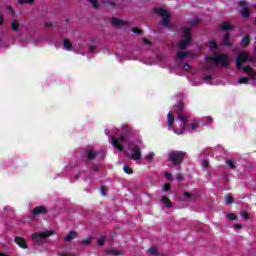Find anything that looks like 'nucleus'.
<instances>
[{
  "mask_svg": "<svg viewBox=\"0 0 256 256\" xmlns=\"http://www.w3.org/2000/svg\"><path fill=\"white\" fill-rule=\"evenodd\" d=\"M206 61H213L215 65H221L222 67H229V56L227 54H221L219 52H215L213 56H206Z\"/></svg>",
  "mask_w": 256,
  "mask_h": 256,
  "instance_id": "f257e3e1",
  "label": "nucleus"
},
{
  "mask_svg": "<svg viewBox=\"0 0 256 256\" xmlns=\"http://www.w3.org/2000/svg\"><path fill=\"white\" fill-rule=\"evenodd\" d=\"M186 155L187 152L172 150L168 153V161H170L174 166H178L183 163Z\"/></svg>",
  "mask_w": 256,
  "mask_h": 256,
  "instance_id": "f03ea898",
  "label": "nucleus"
},
{
  "mask_svg": "<svg viewBox=\"0 0 256 256\" xmlns=\"http://www.w3.org/2000/svg\"><path fill=\"white\" fill-rule=\"evenodd\" d=\"M127 132H124L120 135L119 138L112 137V145L117 149L118 151H123V144L127 141H129V135L131 134V128H126Z\"/></svg>",
  "mask_w": 256,
  "mask_h": 256,
  "instance_id": "7ed1b4c3",
  "label": "nucleus"
},
{
  "mask_svg": "<svg viewBox=\"0 0 256 256\" xmlns=\"http://www.w3.org/2000/svg\"><path fill=\"white\" fill-rule=\"evenodd\" d=\"M53 230H47L44 232H36L32 235V239L35 243V245H43L45 243V239L48 237H51L53 235Z\"/></svg>",
  "mask_w": 256,
  "mask_h": 256,
  "instance_id": "20e7f679",
  "label": "nucleus"
},
{
  "mask_svg": "<svg viewBox=\"0 0 256 256\" xmlns=\"http://www.w3.org/2000/svg\"><path fill=\"white\" fill-rule=\"evenodd\" d=\"M249 61H253V58H251V55L247 52H240L238 53L237 59H236V67L237 69L243 68V63H249Z\"/></svg>",
  "mask_w": 256,
  "mask_h": 256,
  "instance_id": "39448f33",
  "label": "nucleus"
},
{
  "mask_svg": "<svg viewBox=\"0 0 256 256\" xmlns=\"http://www.w3.org/2000/svg\"><path fill=\"white\" fill-rule=\"evenodd\" d=\"M178 119L179 121H181V129L180 130H177V129H174V133L176 135H183V133H185V129H187V119H189V116L185 115V114H178Z\"/></svg>",
  "mask_w": 256,
  "mask_h": 256,
  "instance_id": "423d86ee",
  "label": "nucleus"
},
{
  "mask_svg": "<svg viewBox=\"0 0 256 256\" xmlns=\"http://www.w3.org/2000/svg\"><path fill=\"white\" fill-rule=\"evenodd\" d=\"M130 151H132L133 154L129 155V158L133 161H141V148H139L138 145H132L129 146Z\"/></svg>",
  "mask_w": 256,
  "mask_h": 256,
  "instance_id": "0eeeda50",
  "label": "nucleus"
},
{
  "mask_svg": "<svg viewBox=\"0 0 256 256\" xmlns=\"http://www.w3.org/2000/svg\"><path fill=\"white\" fill-rule=\"evenodd\" d=\"M248 6H249V4L246 1L239 2V7H242V9L240 11V15H242V17H244V19H247V17H249V15H251V11H249Z\"/></svg>",
  "mask_w": 256,
  "mask_h": 256,
  "instance_id": "6e6552de",
  "label": "nucleus"
},
{
  "mask_svg": "<svg viewBox=\"0 0 256 256\" xmlns=\"http://www.w3.org/2000/svg\"><path fill=\"white\" fill-rule=\"evenodd\" d=\"M33 217H39V215H47V207L45 206H36L32 210Z\"/></svg>",
  "mask_w": 256,
  "mask_h": 256,
  "instance_id": "1a4fd4ad",
  "label": "nucleus"
},
{
  "mask_svg": "<svg viewBox=\"0 0 256 256\" xmlns=\"http://www.w3.org/2000/svg\"><path fill=\"white\" fill-rule=\"evenodd\" d=\"M97 157V151L93 148H86V159L87 161H93Z\"/></svg>",
  "mask_w": 256,
  "mask_h": 256,
  "instance_id": "9d476101",
  "label": "nucleus"
},
{
  "mask_svg": "<svg viewBox=\"0 0 256 256\" xmlns=\"http://www.w3.org/2000/svg\"><path fill=\"white\" fill-rule=\"evenodd\" d=\"M14 242L16 245H19L21 249H27V240H25L23 237H15Z\"/></svg>",
  "mask_w": 256,
  "mask_h": 256,
  "instance_id": "9b49d317",
  "label": "nucleus"
},
{
  "mask_svg": "<svg viewBox=\"0 0 256 256\" xmlns=\"http://www.w3.org/2000/svg\"><path fill=\"white\" fill-rule=\"evenodd\" d=\"M77 236H78L77 231L71 230V231L68 233V235H66V237L64 238V241H65V243H71V241H72L73 239H77Z\"/></svg>",
  "mask_w": 256,
  "mask_h": 256,
  "instance_id": "f8f14e48",
  "label": "nucleus"
},
{
  "mask_svg": "<svg viewBox=\"0 0 256 256\" xmlns=\"http://www.w3.org/2000/svg\"><path fill=\"white\" fill-rule=\"evenodd\" d=\"M111 23H112V25H114V27H121L123 25H129V22L123 21L119 18H112Z\"/></svg>",
  "mask_w": 256,
  "mask_h": 256,
  "instance_id": "ddd939ff",
  "label": "nucleus"
},
{
  "mask_svg": "<svg viewBox=\"0 0 256 256\" xmlns=\"http://www.w3.org/2000/svg\"><path fill=\"white\" fill-rule=\"evenodd\" d=\"M219 29H220V31H231L234 29V26L231 25V23H229V22H222L219 25Z\"/></svg>",
  "mask_w": 256,
  "mask_h": 256,
  "instance_id": "4468645a",
  "label": "nucleus"
},
{
  "mask_svg": "<svg viewBox=\"0 0 256 256\" xmlns=\"http://www.w3.org/2000/svg\"><path fill=\"white\" fill-rule=\"evenodd\" d=\"M183 40L191 43V28H183Z\"/></svg>",
  "mask_w": 256,
  "mask_h": 256,
  "instance_id": "2eb2a0df",
  "label": "nucleus"
},
{
  "mask_svg": "<svg viewBox=\"0 0 256 256\" xmlns=\"http://www.w3.org/2000/svg\"><path fill=\"white\" fill-rule=\"evenodd\" d=\"M223 45L225 47H233V43H231V34L226 33L223 38Z\"/></svg>",
  "mask_w": 256,
  "mask_h": 256,
  "instance_id": "dca6fc26",
  "label": "nucleus"
},
{
  "mask_svg": "<svg viewBox=\"0 0 256 256\" xmlns=\"http://www.w3.org/2000/svg\"><path fill=\"white\" fill-rule=\"evenodd\" d=\"M153 11L156 15H160L161 17H165V15L169 14V12L162 7H155Z\"/></svg>",
  "mask_w": 256,
  "mask_h": 256,
  "instance_id": "f3484780",
  "label": "nucleus"
},
{
  "mask_svg": "<svg viewBox=\"0 0 256 256\" xmlns=\"http://www.w3.org/2000/svg\"><path fill=\"white\" fill-rule=\"evenodd\" d=\"M251 43V36L246 35L240 42V46L243 48L249 47V44Z\"/></svg>",
  "mask_w": 256,
  "mask_h": 256,
  "instance_id": "a211bd4d",
  "label": "nucleus"
},
{
  "mask_svg": "<svg viewBox=\"0 0 256 256\" xmlns=\"http://www.w3.org/2000/svg\"><path fill=\"white\" fill-rule=\"evenodd\" d=\"M161 201L165 207L168 209H171L173 207V203H171V200L167 196H162Z\"/></svg>",
  "mask_w": 256,
  "mask_h": 256,
  "instance_id": "6ab92c4d",
  "label": "nucleus"
},
{
  "mask_svg": "<svg viewBox=\"0 0 256 256\" xmlns=\"http://www.w3.org/2000/svg\"><path fill=\"white\" fill-rule=\"evenodd\" d=\"M104 253L106 255H116V256L123 255V252L118 251L116 249H106L104 250Z\"/></svg>",
  "mask_w": 256,
  "mask_h": 256,
  "instance_id": "aec40b11",
  "label": "nucleus"
},
{
  "mask_svg": "<svg viewBox=\"0 0 256 256\" xmlns=\"http://www.w3.org/2000/svg\"><path fill=\"white\" fill-rule=\"evenodd\" d=\"M176 55H177V59H180V61H183V59H187V57H189V55H191V52L178 51Z\"/></svg>",
  "mask_w": 256,
  "mask_h": 256,
  "instance_id": "412c9836",
  "label": "nucleus"
},
{
  "mask_svg": "<svg viewBox=\"0 0 256 256\" xmlns=\"http://www.w3.org/2000/svg\"><path fill=\"white\" fill-rule=\"evenodd\" d=\"M174 109L176 113H183L185 110V104L183 102H179L178 104L174 105Z\"/></svg>",
  "mask_w": 256,
  "mask_h": 256,
  "instance_id": "4be33fe9",
  "label": "nucleus"
},
{
  "mask_svg": "<svg viewBox=\"0 0 256 256\" xmlns=\"http://www.w3.org/2000/svg\"><path fill=\"white\" fill-rule=\"evenodd\" d=\"M167 120H168V127L171 129L173 127V123H175V116H173V113L169 112L167 115Z\"/></svg>",
  "mask_w": 256,
  "mask_h": 256,
  "instance_id": "5701e85b",
  "label": "nucleus"
},
{
  "mask_svg": "<svg viewBox=\"0 0 256 256\" xmlns=\"http://www.w3.org/2000/svg\"><path fill=\"white\" fill-rule=\"evenodd\" d=\"M191 42L187 41V40H181L178 44L179 49H181L182 51H185V49H187V46L190 45Z\"/></svg>",
  "mask_w": 256,
  "mask_h": 256,
  "instance_id": "b1692460",
  "label": "nucleus"
},
{
  "mask_svg": "<svg viewBox=\"0 0 256 256\" xmlns=\"http://www.w3.org/2000/svg\"><path fill=\"white\" fill-rule=\"evenodd\" d=\"M63 45L66 51H71V49H73V44L67 39L63 40Z\"/></svg>",
  "mask_w": 256,
  "mask_h": 256,
  "instance_id": "393cba45",
  "label": "nucleus"
},
{
  "mask_svg": "<svg viewBox=\"0 0 256 256\" xmlns=\"http://www.w3.org/2000/svg\"><path fill=\"white\" fill-rule=\"evenodd\" d=\"M169 21H170V16L169 14L162 16V25L163 27H169Z\"/></svg>",
  "mask_w": 256,
  "mask_h": 256,
  "instance_id": "a878e982",
  "label": "nucleus"
},
{
  "mask_svg": "<svg viewBox=\"0 0 256 256\" xmlns=\"http://www.w3.org/2000/svg\"><path fill=\"white\" fill-rule=\"evenodd\" d=\"M188 129H191L192 131H195V129H199V121L193 120L192 124L188 126Z\"/></svg>",
  "mask_w": 256,
  "mask_h": 256,
  "instance_id": "bb28decb",
  "label": "nucleus"
},
{
  "mask_svg": "<svg viewBox=\"0 0 256 256\" xmlns=\"http://www.w3.org/2000/svg\"><path fill=\"white\" fill-rule=\"evenodd\" d=\"M244 73H247L250 77H253V68L251 66L242 67Z\"/></svg>",
  "mask_w": 256,
  "mask_h": 256,
  "instance_id": "cd10ccee",
  "label": "nucleus"
},
{
  "mask_svg": "<svg viewBox=\"0 0 256 256\" xmlns=\"http://www.w3.org/2000/svg\"><path fill=\"white\" fill-rule=\"evenodd\" d=\"M209 49H211L212 51H218L219 46L217 45V42H215L214 40H211L209 42Z\"/></svg>",
  "mask_w": 256,
  "mask_h": 256,
  "instance_id": "c85d7f7f",
  "label": "nucleus"
},
{
  "mask_svg": "<svg viewBox=\"0 0 256 256\" xmlns=\"http://www.w3.org/2000/svg\"><path fill=\"white\" fill-rule=\"evenodd\" d=\"M238 83L240 85H247L249 83V78H247V77H240V78H238Z\"/></svg>",
  "mask_w": 256,
  "mask_h": 256,
  "instance_id": "c756f323",
  "label": "nucleus"
},
{
  "mask_svg": "<svg viewBox=\"0 0 256 256\" xmlns=\"http://www.w3.org/2000/svg\"><path fill=\"white\" fill-rule=\"evenodd\" d=\"M123 171L126 173V175H133V168L127 165L123 166Z\"/></svg>",
  "mask_w": 256,
  "mask_h": 256,
  "instance_id": "7c9ffc66",
  "label": "nucleus"
},
{
  "mask_svg": "<svg viewBox=\"0 0 256 256\" xmlns=\"http://www.w3.org/2000/svg\"><path fill=\"white\" fill-rule=\"evenodd\" d=\"M225 203H226V205H231V203H234L233 195H226Z\"/></svg>",
  "mask_w": 256,
  "mask_h": 256,
  "instance_id": "2f4dec72",
  "label": "nucleus"
},
{
  "mask_svg": "<svg viewBox=\"0 0 256 256\" xmlns=\"http://www.w3.org/2000/svg\"><path fill=\"white\" fill-rule=\"evenodd\" d=\"M12 31H19V22L17 20H13L11 23Z\"/></svg>",
  "mask_w": 256,
  "mask_h": 256,
  "instance_id": "473e14b6",
  "label": "nucleus"
},
{
  "mask_svg": "<svg viewBox=\"0 0 256 256\" xmlns=\"http://www.w3.org/2000/svg\"><path fill=\"white\" fill-rule=\"evenodd\" d=\"M148 252L150 253V255L159 256V251L157 250V247H150Z\"/></svg>",
  "mask_w": 256,
  "mask_h": 256,
  "instance_id": "72a5a7b5",
  "label": "nucleus"
},
{
  "mask_svg": "<svg viewBox=\"0 0 256 256\" xmlns=\"http://www.w3.org/2000/svg\"><path fill=\"white\" fill-rule=\"evenodd\" d=\"M89 3L92 5L93 9H99V1L98 0H89Z\"/></svg>",
  "mask_w": 256,
  "mask_h": 256,
  "instance_id": "f704fd0d",
  "label": "nucleus"
},
{
  "mask_svg": "<svg viewBox=\"0 0 256 256\" xmlns=\"http://www.w3.org/2000/svg\"><path fill=\"white\" fill-rule=\"evenodd\" d=\"M226 165L230 167L231 169H237V165H235V162L233 160H226Z\"/></svg>",
  "mask_w": 256,
  "mask_h": 256,
  "instance_id": "c9c22d12",
  "label": "nucleus"
},
{
  "mask_svg": "<svg viewBox=\"0 0 256 256\" xmlns=\"http://www.w3.org/2000/svg\"><path fill=\"white\" fill-rule=\"evenodd\" d=\"M18 3L20 5H25V4L31 5V4L35 3V0H18Z\"/></svg>",
  "mask_w": 256,
  "mask_h": 256,
  "instance_id": "e433bc0d",
  "label": "nucleus"
},
{
  "mask_svg": "<svg viewBox=\"0 0 256 256\" xmlns=\"http://www.w3.org/2000/svg\"><path fill=\"white\" fill-rule=\"evenodd\" d=\"M227 219H229L230 221H237V219H239V217H237V215H235L234 213H229L227 215Z\"/></svg>",
  "mask_w": 256,
  "mask_h": 256,
  "instance_id": "4c0bfd02",
  "label": "nucleus"
},
{
  "mask_svg": "<svg viewBox=\"0 0 256 256\" xmlns=\"http://www.w3.org/2000/svg\"><path fill=\"white\" fill-rule=\"evenodd\" d=\"M200 21L201 20H199V18H195L194 20H191L190 21L191 27H195V26L199 25Z\"/></svg>",
  "mask_w": 256,
  "mask_h": 256,
  "instance_id": "58836bf2",
  "label": "nucleus"
},
{
  "mask_svg": "<svg viewBox=\"0 0 256 256\" xmlns=\"http://www.w3.org/2000/svg\"><path fill=\"white\" fill-rule=\"evenodd\" d=\"M132 32L135 33L136 35H143V30L137 27L132 28Z\"/></svg>",
  "mask_w": 256,
  "mask_h": 256,
  "instance_id": "ea45409f",
  "label": "nucleus"
},
{
  "mask_svg": "<svg viewBox=\"0 0 256 256\" xmlns=\"http://www.w3.org/2000/svg\"><path fill=\"white\" fill-rule=\"evenodd\" d=\"M164 176L166 177V179H168V181H173V174H171L170 172H165Z\"/></svg>",
  "mask_w": 256,
  "mask_h": 256,
  "instance_id": "a19ab883",
  "label": "nucleus"
},
{
  "mask_svg": "<svg viewBox=\"0 0 256 256\" xmlns=\"http://www.w3.org/2000/svg\"><path fill=\"white\" fill-rule=\"evenodd\" d=\"M241 217H242V219L247 221V219H249V213H247V211H242L241 212Z\"/></svg>",
  "mask_w": 256,
  "mask_h": 256,
  "instance_id": "79ce46f5",
  "label": "nucleus"
},
{
  "mask_svg": "<svg viewBox=\"0 0 256 256\" xmlns=\"http://www.w3.org/2000/svg\"><path fill=\"white\" fill-rule=\"evenodd\" d=\"M163 191H166V192L171 191V184L165 183L163 185Z\"/></svg>",
  "mask_w": 256,
  "mask_h": 256,
  "instance_id": "37998d69",
  "label": "nucleus"
},
{
  "mask_svg": "<svg viewBox=\"0 0 256 256\" xmlns=\"http://www.w3.org/2000/svg\"><path fill=\"white\" fill-rule=\"evenodd\" d=\"M99 166L98 165H95V164H93L92 166H91V171H94V173H99Z\"/></svg>",
  "mask_w": 256,
  "mask_h": 256,
  "instance_id": "c03bdc74",
  "label": "nucleus"
},
{
  "mask_svg": "<svg viewBox=\"0 0 256 256\" xmlns=\"http://www.w3.org/2000/svg\"><path fill=\"white\" fill-rule=\"evenodd\" d=\"M153 157H155V154L153 152H151L150 154H148L146 156V160L151 162V161H153Z\"/></svg>",
  "mask_w": 256,
  "mask_h": 256,
  "instance_id": "a18cd8bd",
  "label": "nucleus"
},
{
  "mask_svg": "<svg viewBox=\"0 0 256 256\" xmlns=\"http://www.w3.org/2000/svg\"><path fill=\"white\" fill-rule=\"evenodd\" d=\"M176 179H177V181H184L185 177L183 176V174L178 173V174H176Z\"/></svg>",
  "mask_w": 256,
  "mask_h": 256,
  "instance_id": "49530a36",
  "label": "nucleus"
},
{
  "mask_svg": "<svg viewBox=\"0 0 256 256\" xmlns=\"http://www.w3.org/2000/svg\"><path fill=\"white\" fill-rule=\"evenodd\" d=\"M202 167L204 169H208V167H209V160H203L202 161Z\"/></svg>",
  "mask_w": 256,
  "mask_h": 256,
  "instance_id": "de8ad7c7",
  "label": "nucleus"
},
{
  "mask_svg": "<svg viewBox=\"0 0 256 256\" xmlns=\"http://www.w3.org/2000/svg\"><path fill=\"white\" fill-rule=\"evenodd\" d=\"M82 245H91V238L82 240Z\"/></svg>",
  "mask_w": 256,
  "mask_h": 256,
  "instance_id": "09e8293b",
  "label": "nucleus"
},
{
  "mask_svg": "<svg viewBox=\"0 0 256 256\" xmlns=\"http://www.w3.org/2000/svg\"><path fill=\"white\" fill-rule=\"evenodd\" d=\"M104 5H110V7L115 8L117 4H115V2H113V1H106V2H104Z\"/></svg>",
  "mask_w": 256,
  "mask_h": 256,
  "instance_id": "8fccbe9b",
  "label": "nucleus"
},
{
  "mask_svg": "<svg viewBox=\"0 0 256 256\" xmlns=\"http://www.w3.org/2000/svg\"><path fill=\"white\" fill-rule=\"evenodd\" d=\"M98 245H99L100 247H103V246L105 245V239H104V238H99V239H98Z\"/></svg>",
  "mask_w": 256,
  "mask_h": 256,
  "instance_id": "3c124183",
  "label": "nucleus"
},
{
  "mask_svg": "<svg viewBox=\"0 0 256 256\" xmlns=\"http://www.w3.org/2000/svg\"><path fill=\"white\" fill-rule=\"evenodd\" d=\"M183 69H184L185 71H190V70H191V65H189V63H184Z\"/></svg>",
  "mask_w": 256,
  "mask_h": 256,
  "instance_id": "603ef678",
  "label": "nucleus"
},
{
  "mask_svg": "<svg viewBox=\"0 0 256 256\" xmlns=\"http://www.w3.org/2000/svg\"><path fill=\"white\" fill-rule=\"evenodd\" d=\"M100 193H101L102 195H106V193H107V188H105V186H101V188H100Z\"/></svg>",
  "mask_w": 256,
  "mask_h": 256,
  "instance_id": "864d4df0",
  "label": "nucleus"
},
{
  "mask_svg": "<svg viewBox=\"0 0 256 256\" xmlns=\"http://www.w3.org/2000/svg\"><path fill=\"white\" fill-rule=\"evenodd\" d=\"M95 49H97V47H95V46H90V47H89V50H88V53H95Z\"/></svg>",
  "mask_w": 256,
  "mask_h": 256,
  "instance_id": "5fc2aeb1",
  "label": "nucleus"
},
{
  "mask_svg": "<svg viewBox=\"0 0 256 256\" xmlns=\"http://www.w3.org/2000/svg\"><path fill=\"white\" fill-rule=\"evenodd\" d=\"M142 43H144V45H151V41L147 40V38H143Z\"/></svg>",
  "mask_w": 256,
  "mask_h": 256,
  "instance_id": "6e6d98bb",
  "label": "nucleus"
},
{
  "mask_svg": "<svg viewBox=\"0 0 256 256\" xmlns=\"http://www.w3.org/2000/svg\"><path fill=\"white\" fill-rule=\"evenodd\" d=\"M234 229H236V230L243 229V225H241V224H235V225H234Z\"/></svg>",
  "mask_w": 256,
  "mask_h": 256,
  "instance_id": "4d7b16f0",
  "label": "nucleus"
},
{
  "mask_svg": "<svg viewBox=\"0 0 256 256\" xmlns=\"http://www.w3.org/2000/svg\"><path fill=\"white\" fill-rule=\"evenodd\" d=\"M184 197H187L188 199H191V197H193V195L189 192H184Z\"/></svg>",
  "mask_w": 256,
  "mask_h": 256,
  "instance_id": "13d9d810",
  "label": "nucleus"
},
{
  "mask_svg": "<svg viewBox=\"0 0 256 256\" xmlns=\"http://www.w3.org/2000/svg\"><path fill=\"white\" fill-rule=\"evenodd\" d=\"M204 81H211V79H213V77L212 76H209V75H206V76H204Z\"/></svg>",
  "mask_w": 256,
  "mask_h": 256,
  "instance_id": "bf43d9fd",
  "label": "nucleus"
},
{
  "mask_svg": "<svg viewBox=\"0 0 256 256\" xmlns=\"http://www.w3.org/2000/svg\"><path fill=\"white\" fill-rule=\"evenodd\" d=\"M207 121H208V123H213V117L208 116V117H207Z\"/></svg>",
  "mask_w": 256,
  "mask_h": 256,
  "instance_id": "052dcab7",
  "label": "nucleus"
},
{
  "mask_svg": "<svg viewBox=\"0 0 256 256\" xmlns=\"http://www.w3.org/2000/svg\"><path fill=\"white\" fill-rule=\"evenodd\" d=\"M45 27H53V24L51 22H46Z\"/></svg>",
  "mask_w": 256,
  "mask_h": 256,
  "instance_id": "680f3d73",
  "label": "nucleus"
},
{
  "mask_svg": "<svg viewBox=\"0 0 256 256\" xmlns=\"http://www.w3.org/2000/svg\"><path fill=\"white\" fill-rule=\"evenodd\" d=\"M4 21H5V18H3L2 15H0V25H2L4 23Z\"/></svg>",
  "mask_w": 256,
  "mask_h": 256,
  "instance_id": "e2e57ef3",
  "label": "nucleus"
},
{
  "mask_svg": "<svg viewBox=\"0 0 256 256\" xmlns=\"http://www.w3.org/2000/svg\"><path fill=\"white\" fill-rule=\"evenodd\" d=\"M79 177H81V174H76L75 175V180L78 181Z\"/></svg>",
  "mask_w": 256,
  "mask_h": 256,
  "instance_id": "0e129e2a",
  "label": "nucleus"
},
{
  "mask_svg": "<svg viewBox=\"0 0 256 256\" xmlns=\"http://www.w3.org/2000/svg\"><path fill=\"white\" fill-rule=\"evenodd\" d=\"M8 9H10V11H13V8H11V6H7Z\"/></svg>",
  "mask_w": 256,
  "mask_h": 256,
  "instance_id": "69168bd1",
  "label": "nucleus"
},
{
  "mask_svg": "<svg viewBox=\"0 0 256 256\" xmlns=\"http://www.w3.org/2000/svg\"><path fill=\"white\" fill-rule=\"evenodd\" d=\"M3 209H4V211H8V207H7V206H6V207H4Z\"/></svg>",
  "mask_w": 256,
  "mask_h": 256,
  "instance_id": "338daca9",
  "label": "nucleus"
},
{
  "mask_svg": "<svg viewBox=\"0 0 256 256\" xmlns=\"http://www.w3.org/2000/svg\"><path fill=\"white\" fill-rule=\"evenodd\" d=\"M254 25H256V18L254 19Z\"/></svg>",
  "mask_w": 256,
  "mask_h": 256,
  "instance_id": "774afa93",
  "label": "nucleus"
}]
</instances>
